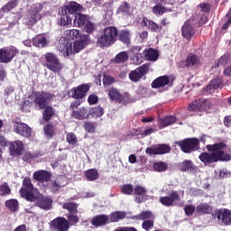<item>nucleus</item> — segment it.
I'll return each mask as SVG.
<instances>
[{"instance_id": "20e7f679", "label": "nucleus", "mask_w": 231, "mask_h": 231, "mask_svg": "<svg viewBox=\"0 0 231 231\" xmlns=\"http://www.w3.org/2000/svg\"><path fill=\"white\" fill-rule=\"evenodd\" d=\"M20 194L22 198H24L27 201H37L39 198V190L33 188L32 180L28 178L23 180Z\"/></svg>"}, {"instance_id": "6e6d98bb", "label": "nucleus", "mask_w": 231, "mask_h": 231, "mask_svg": "<svg viewBox=\"0 0 231 231\" xmlns=\"http://www.w3.org/2000/svg\"><path fill=\"white\" fill-rule=\"evenodd\" d=\"M63 208H65V210L69 211L70 213L77 212V204L68 202L63 204Z\"/></svg>"}, {"instance_id": "dca6fc26", "label": "nucleus", "mask_w": 231, "mask_h": 231, "mask_svg": "<svg viewBox=\"0 0 231 231\" xmlns=\"http://www.w3.org/2000/svg\"><path fill=\"white\" fill-rule=\"evenodd\" d=\"M61 8L68 12L70 15H77V14H81V12H84V7L77 2H69Z\"/></svg>"}, {"instance_id": "a211bd4d", "label": "nucleus", "mask_w": 231, "mask_h": 231, "mask_svg": "<svg viewBox=\"0 0 231 231\" xmlns=\"http://www.w3.org/2000/svg\"><path fill=\"white\" fill-rule=\"evenodd\" d=\"M218 221H221L222 225H231V210L230 209H219L216 213Z\"/></svg>"}, {"instance_id": "f3484780", "label": "nucleus", "mask_w": 231, "mask_h": 231, "mask_svg": "<svg viewBox=\"0 0 231 231\" xmlns=\"http://www.w3.org/2000/svg\"><path fill=\"white\" fill-rule=\"evenodd\" d=\"M59 14L58 24H60V26H69V24H71L73 18L68 11L61 7L59 11Z\"/></svg>"}, {"instance_id": "49530a36", "label": "nucleus", "mask_w": 231, "mask_h": 231, "mask_svg": "<svg viewBox=\"0 0 231 231\" xmlns=\"http://www.w3.org/2000/svg\"><path fill=\"white\" fill-rule=\"evenodd\" d=\"M111 100H116V102H122V94L116 90V88H112L108 92Z\"/></svg>"}, {"instance_id": "f03ea898", "label": "nucleus", "mask_w": 231, "mask_h": 231, "mask_svg": "<svg viewBox=\"0 0 231 231\" xmlns=\"http://www.w3.org/2000/svg\"><path fill=\"white\" fill-rule=\"evenodd\" d=\"M86 44H88V35H83L81 40H76L74 43H71L69 39L61 37L59 41L58 50L63 57H69V55L84 50Z\"/></svg>"}, {"instance_id": "0e129e2a", "label": "nucleus", "mask_w": 231, "mask_h": 231, "mask_svg": "<svg viewBox=\"0 0 231 231\" xmlns=\"http://www.w3.org/2000/svg\"><path fill=\"white\" fill-rule=\"evenodd\" d=\"M137 95L141 97V98H145L147 97V88L145 87H139L137 89Z\"/></svg>"}, {"instance_id": "473e14b6", "label": "nucleus", "mask_w": 231, "mask_h": 231, "mask_svg": "<svg viewBox=\"0 0 231 231\" xmlns=\"http://www.w3.org/2000/svg\"><path fill=\"white\" fill-rule=\"evenodd\" d=\"M127 60H129V53H127V51H121L116 55L112 62L115 64H124V62H127Z\"/></svg>"}, {"instance_id": "6ab92c4d", "label": "nucleus", "mask_w": 231, "mask_h": 231, "mask_svg": "<svg viewBox=\"0 0 231 231\" xmlns=\"http://www.w3.org/2000/svg\"><path fill=\"white\" fill-rule=\"evenodd\" d=\"M89 91V85L83 84L79 85V87L73 88L70 93L73 98H84L86 94Z\"/></svg>"}, {"instance_id": "aec40b11", "label": "nucleus", "mask_w": 231, "mask_h": 231, "mask_svg": "<svg viewBox=\"0 0 231 231\" xmlns=\"http://www.w3.org/2000/svg\"><path fill=\"white\" fill-rule=\"evenodd\" d=\"M24 150V144L22 141L16 140L10 143L9 151L11 156H21L23 154V151Z\"/></svg>"}, {"instance_id": "393cba45", "label": "nucleus", "mask_w": 231, "mask_h": 231, "mask_svg": "<svg viewBox=\"0 0 231 231\" xmlns=\"http://www.w3.org/2000/svg\"><path fill=\"white\" fill-rule=\"evenodd\" d=\"M34 202H36L37 207L42 210H50L51 208V199L48 197H42L41 193H39V197Z\"/></svg>"}, {"instance_id": "774afa93", "label": "nucleus", "mask_w": 231, "mask_h": 231, "mask_svg": "<svg viewBox=\"0 0 231 231\" xmlns=\"http://www.w3.org/2000/svg\"><path fill=\"white\" fill-rule=\"evenodd\" d=\"M88 104L93 106V105L97 104V102H98V97L95 94H92L88 97Z\"/></svg>"}, {"instance_id": "c756f323", "label": "nucleus", "mask_w": 231, "mask_h": 231, "mask_svg": "<svg viewBox=\"0 0 231 231\" xmlns=\"http://www.w3.org/2000/svg\"><path fill=\"white\" fill-rule=\"evenodd\" d=\"M176 122V116H169L166 117L160 118L158 120L159 129H163V127H169V125H172Z\"/></svg>"}, {"instance_id": "e2e57ef3", "label": "nucleus", "mask_w": 231, "mask_h": 231, "mask_svg": "<svg viewBox=\"0 0 231 231\" xmlns=\"http://www.w3.org/2000/svg\"><path fill=\"white\" fill-rule=\"evenodd\" d=\"M37 156H39L37 153L33 152H26L23 155V161L24 162H30L32 161L33 158H37Z\"/></svg>"}, {"instance_id": "864d4df0", "label": "nucleus", "mask_w": 231, "mask_h": 231, "mask_svg": "<svg viewBox=\"0 0 231 231\" xmlns=\"http://www.w3.org/2000/svg\"><path fill=\"white\" fill-rule=\"evenodd\" d=\"M153 169L157 172H163V171H167V164L165 162H156L153 164Z\"/></svg>"}, {"instance_id": "2eb2a0df", "label": "nucleus", "mask_w": 231, "mask_h": 231, "mask_svg": "<svg viewBox=\"0 0 231 231\" xmlns=\"http://www.w3.org/2000/svg\"><path fill=\"white\" fill-rule=\"evenodd\" d=\"M51 226L54 230L58 231H68L69 230V222L64 217H57L51 222Z\"/></svg>"}, {"instance_id": "f257e3e1", "label": "nucleus", "mask_w": 231, "mask_h": 231, "mask_svg": "<svg viewBox=\"0 0 231 231\" xmlns=\"http://www.w3.org/2000/svg\"><path fill=\"white\" fill-rule=\"evenodd\" d=\"M226 147L224 143H217L215 144H208L207 146L208 151H211V153H201L199 160L205 163V165H210L216 162H228L231 159L230 154L226 153L223 150Z\"/></svg>"}, {"instance_id": "72a5a7b5", "label": "nucleus", "mask_w": 231, "mask_h": 231, "mask_svg": "<svg viewBox=\"0 0 231 231\" xmlns=\"http://www.w3.org/2000/svg\"><path fill=\"white\" fill-rule=\"evenodd\" d=\"M65 34L69 39H72L73 41H80L82 40V37H84L78 29L67 30L65 31Z\"/></svg>"}, {"instance_id": "79ce46f5", "label": "nucleus", "mask_w": 231, "mask_h": 231, "mask_svg": "<svg viewBox=\"0 0 231 231\" xmlns=\"http://www.w3.org/2000/svg\"><path fill=\"white\" fill-rule=\"evenodd\" d=\"M145 58H146V60L156 62V60H158V51L153 49H149L145 53Z\"/></svg>"}, {"instance_id": "7c9ffc66", "label": "nucleus", "mask_w": 231, "mask_h": 231, "mask_svg": "<svg viewBox=\"0 0 231 231\" xmlns=\"http://www.w3.org/2000/svg\"><path fill=\"white\" fill-rule=\"evenodd\" d=\"M168 84H171V80L169 79L168 76H161L152 83V88H163L164 86H168Z\"/></svg>"}, {"instance_id": "a19ab883", "label": "nucleus", "mask_w": 231, "mask_h": 231, "mask_svg": "<svg viewBox=\"0 0 231 231\" xmlns=\"http://www.w3.org/2000/svg\"><path fill=\"white\" fill-rule=\"evenodd\" d=\"M186 64L187 66H198L199 64V57L190 53L186 59Z\"/></svg>"}, {"instance_id": "69168bd1", "label": "nucleus", "mask_w": 231, "mask_h": 231, "mask_svg": "<svg viewBox=\"0 0 231 231\" xmlns=\"http://www.w3.org/2000/svg\"><path fill=\"white\" fill-rule=\"evenodd\" d=\"M115 82V79L109 75H105L103 79V83L105 86H111Z\"/></svg>"}, {"instance_id": "cd10ccee", "label": "nucleus", "mask_w": 231, "mask_h": 231, "mask_svg": "<svg viewBox=\"0 0 231 231\" xmlns=\"http://www.w3.org/2000/svg\"><path fill=\"white\" fill-rule=\"evenodd\" d=\"M141 25L143 26V28H149L152 32H162V26L147 18L142 20Z\"/></svg>"}, {"instance_id": "4be33fe9", "label": "nucleus", "mask_w": 231, "mask_h": 231, "mask_svg": "<svg viewBox=\"0 0 231 231\" xmlns=\"http://www.w3.org/2000/svg\"><path fill=\"white\" fill-rule=\"evenodd\" d=\"M171 152V147L167 144H159L154 147H149L146 149L147 154H167Z\"/></svg>"}, {"instance_id": "c03bdc74", "label": "nucleus", "mask_w": 231, "mask_h": 231, "mask_svg": "<svg viewBox=\"0 0 231 231\" xmlns=\"http://www.w3.org/2000/svg\"><path fill=\"white\" fill-rule=\"evenodd\" d=\"M119 41H121V42H124V44H129V42H131V32L127 30H123L120 32Z\"/></svg>"}, {"instance_id": "ddd939ff", "label": "nucleus", "mask_w": 231, "mask_h": 231, "mask_svg": "<svg viewBox=\"0 0 231 231\" xmlns=\"http://www.w3.org/2000/svg\"><path fill=\"white\" fill-rule=\"evenodd\" d=\"M149 71V65L143 64V66L137 68L135 70L131 71L129 74V79L133 82H138L143 75H146Z\"/></svg>"}, {"instance_id": "c9c22d12", "label": "nucleus", "mask_w": 231, "mask_h": 231, "mask_svg": "<svg viewBox=\"0 0 231 231\" xmlns=\"http://www.w3.org/2000/svg\"><path fill=\"white\" fill-rule=\"evenodd\" d=\"M180 171H182L183 172H187V171H188L189 172L195 173L196 171H198V168H196V166H194L192 162L185 161L180 165Z\"/></svg>"}, {"instance_id": "a18cd8bd", "label": "nucleus", "mask_w": 231, "mask_h": 231, "mask_svg": "<svg viewBox=\"0 0 231 231\" xmlns=\"http://www.w3.org/2000/svg\"><path fill=\"white\" fill-rule=\"evenodd\" d=\"M17 5H19V2L17 0L10 1L7 5H4L1 8L0 14L1 12H4V13L11 12V10H14V8L17 6Z\"/></svg>"}, {"instance_id": "4d7b16f0", "label": "nucleus", "mask_w": 231, "mask_h": 231, "mask_svg": "<svg viewBox=\"0 0 231 231\" xmlns=\"http://www.w3.org/2000/svg\"><path fill=\"white\" fill-rule=\"evenodd\" d=\"M184 212H185L186 216H192V214H194V212H196V206H194L192 204L186 205L184 207Z\"/></svg>"}, {"instance_id": "f8f14e48", "label": "nucleus", "mask_w": 231, "mask_h": 231, "mask_svg": "<svg viewBox=\"0 0 231 231\" xmlns=\"http://www.w3.org/2000/svg\"><path fill=\"white\" fill-rule=\"evenodd\" d=\"M14 130L16 134H20V136H23V138H32V128L24 123H15Z\"/></svg>"}, {"instance_id": "3c124183", "label": "nucleus", "mask_w": 231, "mask_h": 231, "mask_svg": "<svg viewBox=\"0 0 231 231\" xmlns=\"http://www.w3.org/2000/svg\"><path fill=\"white\" fill-rule=\"evenodd\" d=\"M131 12V8L127 3H123L120 7L118 8V14H123V15H129Z\"/></svg>"}, {"instance_id": "de8ad7c7", "label": "nucleus", "mask_w": 231, "mask_h": 231, "mask_svg": "<svg viewBox=\"0 0 231 231\" xmlns=\"http://www.w3.org/2000/svg\"><path fill=\"white\" fill-rule=\"evenodd\" d=\"M44 133L45 136L50 140L51 138H53V135L55 134V128L51 125H47L44 126Z\"/></svg>"}, {"instance_id": "680f3d73", "label": "nucleus", "mask_w": 231, "mask_h": 231, "mask_svg": "<svg viewBox=\"0 0 231 231\" xmlns=\"http://www.w3.org/2000/svg\"><path fill=\"white\" fill-rule=\"evenodd\" d=\"M134 194H137L138 196H143L147 192V189H145L144 187L137 185L134 188Z\"/></svg>"}, {"instance_id": "052dcab7", "label": "nucleus", "mask_w": 231, "mask_h": 231, "mask_svg": "<svg viewBox=\"0 0 231 231\" xmlns=\"http://www.w3.org/2000/svg\"><path fill=\"white\" fill-rule=\"evenodd\" d=\"M152 12L155 14V15H162V14L165 12V8L160 5H157L152 8Z\"/></svg>"}, {"instance_id": "ea45409f", "label": "nucleus", "mask_w": 231, "mask_h": 231, "mask_svg": "<svg viewBox=\"0 0 231 231\" xmlns=\"http://www.w3.org/2000/svg\"><path fill=\"white\" fill-rule=\"evenodd\" d=\"M135 219H140L141 221H149L154 219V215L151 211H143L135 217Z\"/></svg>"}, {"instance_id": "603ef678", "label": "nucleus", "mask_w": 231, "mask_h": 231, "mask_svg": "<svg viewBox=\"0 0 231 231\" xmlns=\"http://www.w3.org/2000/svg\"><path fill=\"white\" fill-rule=\"evenodd\" d=\"M12 189L7 183H4L0 186V196H10Z\"/></svg>"}, {"instance_id": "0eeeda50", "label": "nucleus", "mask_w": 231, "mask_h": 231, "mask_svg": "<svg viewBox=\"0 0 231 231\" xmlns=\"http://www.w3.org/2000/svg\"><path fill=\"white\" fill-rule=\"evenodd\" d=\"M116 35H118V30L116 28L106 27L97 42L100 46H111V44H114L115 41H116Z\"/></svg>"}, {"instance_id": "8fccbe9b", "label": "nucleus", "mask_w": 231, "mask_h": 231, "mask_svg": "<svg viewBox=\"0 0 231 231\" xmlns=\"http://www.w3.org/2000/svg\"><path fill=\"white\" fill-rule=\"evenodd\" d=\"M66 140H67L68 143H69V145H77V143H79L77 135L73 133L67 134Z\"/></svg>"}, {"instance_id": "09e8293b", "label": "nucleus", "mask_w": 231, "mask_h": 231, "mask_svg": "<svg viewBox=\"0 0 231 231\" xmlns=\"http://www.w3.org/2000/svg\"><path fill=\"white\" fill-rule=\"evenodd\" d=\"M83 27L87 33H93V32H95V30L97 29V25L89 20H87V23H85V25H83Z\"/></svg>"}, {"instance_id": "58836bf2", "label": "nucleus", "mask_w": 231, "mask_h": 231, "mask_svg": "<svg viewBox=\"0 0 231 231\" xmlns=\"http://www.w3.org/2000/svg\"><path fill=\"white\" fill-rule=\"evenodd\" d=\"M125 217V212L123 211H116L111 213L108 217L110 223H116L120 221V219H124Z\"/></svg>"}, {"instance_id": "e433bc0d", "label": "nucleus", "mask_w": 231, "mask_h": 231, "mask_svg": "<svg viewBox=\"0 0 231 231\" xmlns=\"http://www.w3.org/2000/svg\"><path fill=\"white\" fill-rule=\"evenodd\" d=\"M5 205L6 208L10 210V212H17V210H19V201H17L15 199L6 200Z\"/></svg>"}, {"instance_id": "39448f33", "label": "nucleus", "mask_w": 231, "mask_h": 231, "mask_svg": "<svg viewBox=\"0 0 231 231\" xmlns=\"http://www.w3.org/2000/svg\"><path fill=\"white\" fill-rule=\"evenodd\" d=\"M201 17L199 15H194L189 20L186 21L182 26V36L185 39H191V37L196 33V26L201 24L199 21Z\"/></svg>"}, {"instance_id": "7ed1b4c3", "label": "nucleus", "mask_w": 231, "mask_h": 231, "mask_svg": "<svg viewBox=\"0 0 231 231\" xmlns=\"http://www.w3.org/2000/svg\"><path fill=\"white\" fill-rule=\"evenodd\" d=\"M53 96L48 92H36L34 94V103L36 106H39V109H45L43 111V119L45 122H50L52 116L55 114L53 108L48 106Z\"/></svg>"}, {"instance_id": "4c0bfd02", "label": "nucleus", "mask_w": 231, "mask_h": 231, "mask_svg": "<svg viewBox=\"0 0 231 231\" xmlns=\"http://www.w3.org/2000/svg\"><path fill=\"white\" fill-rule=\"evenodd\" d=\"M198 214H210L212 212V206L208 203H200L196 208Z\"/></svg>"}, {"instance_id": "37998d69", "label": "nucleus", "mask_w": 231, "mask_h": 231, "mask_svg": "<svg viewBox=\"0 0 231 231\" xmlns=\"http://www.w3.org/2000/svg\"><path fill=\"white\" fill-rule=\"evenodd\" d=\"M85 176L88 181H95V180H98V171L95 169H90L85 171Z\"/></svg>"}, {"instance_id": "5fc2aeb1", "label": "nucleus", "mask_w": 231, "mask_h": 231, "mask_svg": "<svg viewBox=\"0 0 231 231\" xmlns=\"http://www.w3.org/2000/svg\"><path fill=\"white\" fill-rule=\"evenodd\" d=\"M230 59L228 55H224L219 58L217 63H216L215 68H219V66H226V63L229 62Z\"/></svg>"}, {"instance_id": "5701e85b", "label": "nucleus", "mask_w": 231, "mask_h": 231, "mask_svg": "<svg viewBox=\"0 0 231 231\" xmlns=\"http://www.w3.org/2000/svg\"><path fill=\"white\" fill-rule=\"evenodd\" d=\"M174 201H180L178 191H172L169 196L160 198V203L164 205V207L172 206Z\"/></svg>"}, {"instance_id": "4468645a", "label": "nucleus", "mask_w": 231, "mask_h": 231, "mask_svg": "<svg viewBox=\"0 0 231 231\" xmlns=\"http://www.w3.org/2000/svg\"><path fill=\"white\" fill-rule=\"evenodd\" d=\"M17 55V49L11 47L9 49L0 50V62H10L14 56Z\"/></svg>"}, {"instance_id": "c85d7f7f", "label": "nucleus", "mask_w": 231, "mask_h": 231, "mask_svg": "<svg viewBox=\"0 0 231 231\" xmlns=\"http://www.w3.org/2000/svg\"><path fill=\"white\" fill-rule=\"evenodd\" d=\"M107 223H110L107 215H98L92 218V225L94 226H104V225H107Z\"/></svg>"}, {"instance_id": "338daca9", "label": "nucleus", "mask_w": 231, "mask_h": 231, "mask_svg": "<svg viewBox=\"0 0 231 231\" xmlns=\"http://www.w3.org/2000/svg\"><path fill=\"white\" fill-rule=\"evenodd\" d=\"M68 223H69V226L71 225H77V223H79V217L75 215H69L68 216Z\"/></svg>"}, {"instance_id": "13d9d810", "label": "nucleus", "mask_w": 231, "mask_h": 231, "mask_svg": "<svg viewBox=\"0 0 231 231\" xmlns=\"http://www.w3.org/2000/svg\"><path fill=\"white\" fill-rule=\"evenodd\" d=\"M142 226H143V228L144 230H147V231L151 230V228H152V227L154 226V221H153V219H152V220H144V221L143 222Z\"/></svg>"}, {"instance_id": "bb28decb", "label": "nucleus", "mask_w": 231, "mask_h": 231, "mask_svg": "<svg viewBox=\"0 0 231 231\" xmlns=\"http://www.w3.org/2000/svg\"><path fill=\"white\" fill-rule=\"evenodd\" d=\"M71 116L76 120H86V118H89V115L88 114V108L84 106L76 108L72 110Z\"/></svg>"}, {"instance_id": "a878e982", "label": "nucleus", "mask_w": 231, "mask_h": 231, "mask_svg": "<svg viewBox=\"0 0 231 231\" xmlns=\"http://www.w3.org/2000/svg\"><path fill=\"white\" fill-rule=\"evenodd\" d=\"M89 20L88 14L78 13L74 15L73 24L77 28H84L86 23Z\"/></svg>"}, {"instance_id": "1a4fd4ad", "label": "nucleus", "mask_w": 231, "mask_h": 231, "mask_svg": "<svg viewBox=\"0 0 231 231\" xmlns=\"http://www.w3.org/2000/svg\"><path fill=\"white\" fill-rule=\"evenodd\" d=\"M32 177L42 184V187H48L50 185V180H51V174L44 170L35 171Z\"/></svg>"}, {"instance_id": "b1692460", "label": "nucleus", "mask_w": 231, "mask_h": 231, "mask_svg": "<svg viewBox=\"0 0 231 231\" xmlns=\"http://www.w3.org/2000/svg\"><path fill=\"white\" fill-rule=\"evenodd\" d=\"M132 56L131 60L133 64H136L137 66L143 62V55L142 54V47L135 46L131 49Z\"/></svg>"}, {"instance_id": "bf43d9fd", "label": "nucleus", "mask_w": 231, "mask_h": 231, "mask_svg": "<svg viewBox=\"0 0 231 231\" xmlns=\"http://www.w3.org/2000/svg\"><path fill=\"white\" fill-rule=\"evenodd\" d=\"M121 190L123 192V194H126V195H131L133 194V185L131 184H126L122 186Z\"/></svg>"}, {"instance_id": "f704fd0d", "label": "nucleus", "mask_w": 231, "mask_h": 231, "mask_svg": "<svg viewBox=\"0 0 231 231\" xmlns=\"http://www.w3.org/2000/svg\"><path fill=\"white\" fill-rule=\"evenodd\" d=\"M88 116H92V118H100L101 116H104V108L100 106L90 108Z\"/></svg>"}, {"instance_id": "9b49d317", "label": "nucleus", "mask_w": 231, "mask_h": 231, "mask_svg": "<svg viewBox=\"0 0 231 231\" xmlns=\"http://www.w3.org/2000/svg\"><path fill=\"white\" fill-rule=\"evenodd\" d=\"M210 108V102L207 99H197L191 102L188 107L189 111H207Z\"/></svg>"}, {"instance_id": "2f4dec72", "label": "nucleus", "mask_w": 231, "mask_h": 231, "mask_svg": "<svg viewBox=\"0 0 231 231\" xmlns=\"http://www.w3.org/2000/svg\"><path fill=\"white\" fill-rule=\"evenodd\" d=\"M49 42H50L48 41L46 36L42 34H39L32 39V44L33 46H36V48H44V46H48Z\"/></svg>"}, {"instance_id": "423d86ee", "label": "nucleus", "mask_w": 231, "mask_h": 231, "mask_svg": "<svg viewBox=\"0 0 231 231\" xmlns=\"http://www.w3.org/2000/svg\"><path fill=\"white\" fill-rule=\"evenodd\" d=\"M42 8H44V4L41 3H35L31 5L28 11L27 18L25 19V23L28 24V26H32V24H35L37 21H41L42 18V15H41Z\"/></svg>"}, {"instance_id": "412c9836", "label": "nucleus", "mask_w": 231, "mask_h": 231, "mask_svg": "<svg viewBox=\"0 0 231 231\" xmlns=\"http://www.w3.org/2000/svg\"><path fill=\"white\" fill-rule=\"evenodd\" d=\"M221 88H223V80H221V78H216L210 81L205 91L207 95H210L217 91V89H221Z\"/></svg>"}, {"instance_id": "6e6552de", "label": "nucleus", "mask_w": 231, "mask_h": 231, "mask_svg": "<svg viewBox=\"0 0 231 231\" xmlns=\"http://www.w3.org/2000/svg\"><path fill=\"white\" fill-rule=\"evenodd\" d=\"M45 60H46V66L48 69L51 71H53V73H59L60 69H62V65L60 64V61H59V58H57V55L51 52H47L45 54Z\"/></svg>"}, {"instance_id": "9d476101", "label": "nucleus", "mask_w": 231, "mask_h": 231, "mask_svg": "<svg viewBox=\"0 0 231 231\" xmlns=\"http://www.w3.org/2000/svg\"><path fill=\"white\" fill-rule=\"evenodd\" d=\"M198 143H199V141L196 138L186 139L178 143L183 152H192V151H196V149H198Z\"/></svg>"}]
</instances>
